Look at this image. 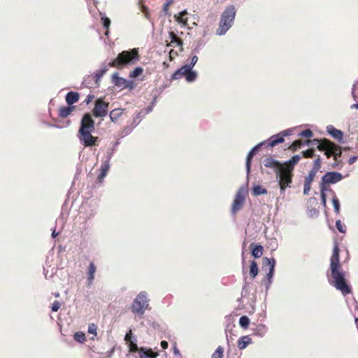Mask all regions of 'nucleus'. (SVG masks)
<instances>
[{"label":"nucleus","mask_w":358,"mask_h":358,"mask_svg":"<svg viewBox=\"0 0 358 358\" xmlns=\"http://www.w3.org/2000/svg\"><path fill=\"white\" fill-rule=\"evenodd\" d=\"M299 136H301V137L309 138H311L313 136V131L310 129H305V130L302 131L299 134Z\"/></svg>","instance_id":"nucleus-41"},{"label":"nucleus","mask_w":358,"mask_h":358,"mask_svg":"<svg viewBox=\"0 0 358 358\" xmlns=\"http://www.w3.org/2000/svg\"><path fill=\"white\" fill-rule=\"evenodd\" d=\"M252 193L255 196L266 194H267V189L266 188L262 187L260 185H256L252 189Z\"/></svg>","instance_id":"nucleus-32"},{"label":"nucleus","mask_w":358,"mask_h":358,"mask_svg":"<svg viewBox=\"0 0 358 358\" xmlns=\"http://www.w3.org/2000/svg\"><path fill=\"white\" fill-rule=\"evenodd\" d=\"M183 76H185V79L187 82H192L195 80L197 75L196 72L192 71L189 69V66L184 65L173 73L171 78L173 80H178L182 78Z\"/></svg>","instance_id":"nucleus-6"},{"label":"nucleus","mask_w":358,"mask_h":358,"mask_svg":"<svg viewBox=\"0 0 358 358\" xmlns=\"http://www.w3.org/2000/svg\"><path fill=\"white\" fill-rule=\"evenodd\" d=\"M339 252L340 250L338 245L336 243L331 257L330 268L332 278V282L331 284L337 289L340 290L343 295H347L352 292V289L350 286L347 283L345 278V273L341 269Z\"/></svg>","instance_id":"nucleus-1"},{"label":"nucleus","mask_w":358,"mask_h":358,"mask_svg":"<svg viewBox=\"0 0 358 358\" xmlns=\"http://www.w3.org/2000/svg\"><path fill=\"white\" fill-rule=\"evenodd\" d=\"M333 206L336 213L340 212V202L336 196H334L332 199Z\"/></svg>","instance_id":"nucleus-42"},{"label":"nucleus","mask_w":358,"mask_h":358,"mask_svg":"<svg viewBox=\"0 0 358 358\" xmlns=\"http://www.w3.org/2000/svg\"><path fill=\"white\" fill-rule=\"evenodd\" d=\"M291 129L285 130L276 135L271 136L268 140V146L273 148L278 144L284 142V137L292 134Z\"/></svg>","instance_id":"nucleus-11"},{"label":"nucleus","mask_w":358,"mask_h":358,"mask_svg":"<svg viewBox=\"0 0 358 358\" xmlns=\"http://www.w3.org/2000/svg\"><path fill=\"white\" fill-rule=\"evenodd\" d=\"M76 108V106L69 105L68 106H62L59 108L58 115L61 118H66L70 115Z\"/></svg>","instance_id":"nucleus-17"},{"label":"nucleus","mask_w":358,"mask_h":358,"mask_svg":"<svg viewBox=\"0 0 358 358\" xmlns=\"http://www.w3.org/2000/svg\"><path fill=\"white\" fill-rule=\"evenodd\" d=\"M169 36L171 38L170 45L173 46H179L182 45V41L173 31H171L169 33Z\"/></svg>","instance_id":"nucleus-29"},{"label":"nucleus","mask_w":358,"mask_h":358,"mask_svg":"<svg viewBox=\"0 0 358 358\" xmlns=\"http://www.w3.org/2000/svg\"><path fill=\"white\" fill-rule=\"evenodd\" d=\"M138 358H156L158 355L157 352H154L151 349L141 348L138 351Z\"/></svg>","instance_id":"nucleus-20"},{"label":"nucleus","mask_w":358,"mask_h":358,"mask_svg":"<svg viewBox=\"0 0 358 358\" xmlns=\"http://www.w3.org/2000/svg\"><path fill=\"white\" fill-rule=\"evenodd\" d=\"M94 99V94H88L85 100L86 104H89Z\"/></svg>","instance_id":"nucleus-51"},{"label":"nucleus","mask_w":358,"mask_h":358,"mask_svg":"<svg viewBox=\"0 0 358 358\" xmlns=\"http://www.w3.org/2000/svg\"><path fill=\"white\" fill-rule=\"evenodd\" d=\"M358 157L357 156H353V157H351L350 159H349V164H353L357 159Z\"/></svg>","instance_id":"nucleus-54"},{"label":"nucleus","mask_w":358,"mask_h":358,"mask_svg":"<svg viewBox=\"0 0 358 358\" xmlns=\"http://www.w3.org/2000/svg\"><path fill=\"white\" fill-rule=\"evenodd\" d=\"M245 202V196L243 192L238 191L234 200L232 206H231V213L233 215H236L238 211H239L243 206Z\"/></svg>","instance_id":"nucleus-12"},{"label":"nucleus","mask_w":358,"mask_h":358,"mask_svg":"<svg viewBox=\"0 0 358 358\" xmlns=\"http://www.w3.org/2000/svg\"><path fill=\"white\" fill-rule=\"evenodd\" d=\"M80 98V95L78 92H69L66 95V101L68 105L72 106L73 103L78 101Z\"/></svg>","instance_id":"nucleus-23"},{"label":"nucleus","mask_w":358,"mask_h":358,"mask_svg":"<svg viewBox=\"0 0 358 358\" xmlns=\"http://www.w3.org/2000/svg\"><path fill=\"white\" fill-rule=\"evenodd\" d=\"M174 52V50H171L169 52V57H170V59L172 60L173 59V53Z\"/></svg>","instance_id":"nucleus-59"},{"label":"nucleus","mask_w":358,"mask_h":358,"mask_svg":"<svg viewBox=\"0 0 358 358\" xmlns=\"http://www.w3.org/2000/svg\"><path fill=\"white\" fill-rule=\"evenodd\" d=\"M264 143H259L257 145H255L248 154L247 158H246V168L248 173L250 172V166H251V161L256 154V152L259 150L260 147L263 145Z\"/></svg>","instance_id":"nucleus-18"},{"label":"nucleus","mask_w":358,"mask_h":358,"mask_svg":"<svg viewBox=\"0 0 358 358\" xmlns=\"http://www.w3.org/2000/svg\"><path fill=\"white\" fill-rule=\"evenodd\" d=\"M103 73H101V70H98L95 74V81L96 83H98V81L99 80V79L103 76Z\"/></svg>","instance_id":"nucleus-50"},{"label":"nucleus","mask_w":358,"mask_h":358,"mask_svg":"<svg viewBox=\"0 0 358 358\" xmlns=\"http://www.w3.org/2000/svg\"><path fill=\"white\" fill-rule=\"evenodd\" d=\"M343 150H350V148L346 147V148H343Z\"/></svg>","instance_id":"nucleus-60"},{"label":"nucleus","mask_w":358,"mask_h":358,"mask_svg":"<svg viewBox=\"0 0 358 358\" xmlns=\"http://www.w3.org/2000/svg\"><path fill=\"white\" fill-rule=\"evenodd\" d=\"M139 59L138 51L134 48L130 50H124L119 53L117 57L108 63L110 67L122 69L124 66L129 64H134Z\"/></svg>","instance_id":"nucleus-2"},{"label":"nucleus","mask_w":358,"mask_h":358,"mask_svg":"<svg viewBox=\"0 0 358 358\" xmlns=\"http://www.w3.org/2000/svg\"><path fill=\"white\" fill-rule=\"evenodd\" d=\"M313 141H315L318 143L317 147V149L320 151H324V155L327 156V158H330L331 157L334 156V148H336V144L334 142L327 138H323L320 140L314 139Z\"/></svg>","instance_id":"nucleus-7"},{"label":"nucleus","mask_w":358,"mask_h":358,"mask_svg":"<svg viewBox=\"0 0 358 358\" xmlns=\"http://www.w3.org/2000/svg\"><path fill=\"white\" fill-rule=\"evenodd\" d=\"M88 332L90 334H96V327L94 325L89 327Z\"/></svg>","instance_id":"nucleus-53"},{"label":"nucleus","mask_w":358,"mask_h":358,"mask_svg":"<svg viewBox=\"0 0 358 358\" xmlns=\"http://www.w3.org/2000/svg\"><path fill=\"white\" fill-rule=\"evenodd\" d=\"M250 343H252L251 338L249 336H243L238 340L237 346L239 350H243Z\"/></svg>","instance_id":"nucleus-24"},{"label":"nucleus","mask_w":358,"mask_h":358,"mask_svg":"<svg viewBox=\"0 0 358 358\" xmlns=\"http://www.w3.org/2000/svg\"><path fill=\"white\" fill-rule=\"evenodd\" d=\"M300 159L301 157L299 155H294L289 160L282 163V165L285 168L294 171V166L299 163Z\"/></svg>","instance_id":"nucleus-21"},{"label":"nucleus","mask_w":358,"mask_h":358,"mask_svg":"<svg viewBox=\"0 0 358 358\" xmlns=\"http://www.w3.org/2000/svg\"><path fill=\"white\" fill-rule=\"evenodd\" d=\"M305 158H313L315 156V150L313 148L308 149L302 152Z\"/></svg>","instance_id":"nucleus-40"},{"label":"nucleus","mask_w":358,"mask_h":358,"mask_svg":"<svg viewBox=\"0 0 358 358\" xmlns=\"http://www.w3.org/2000/svg\"><path fill=\"white\" fill-rule=\"evenodd\" d=\"M92 131L78 132V137L85 147H92L97 145L98 137L92 135Z\"/></svg>","instance_id":"nucleus-9"},{"label":"nucleus","mask_w":358,"mask_h":358,"mask_svg":"<svg viewBox=\"0 0 358 358\" xmlns=\"http://www.w3.org/2000/svg\"><path fill=\"white\" fill-rule=\"evenodd\" d=\"M310 183L304 182L303 194H308L310 190Z\"/></svg>","instance_id":"nucleus-49"},{"label":"nucleus","mask_w":358,"mask_h":358,"mask_svg":"<svg viewBox=\"0 0 358 358\" xmlns=\"http://www.w3.org/2000/svg\"><path fill=\"white\" fill-rule=\"evenodd\" d=\"M174 52V50H171L169 52V57H170V59L172 60L173 59V53Z\"/></svg>","instance_id":"nucleus-58"},{"label":"nucleus","mask_w":358,"mask_h":358,"mask_svg":"<svg viewBox=\"0 0 358 358\" xmlns=\"http://www.w3.org/2000/svg\"><path fill=\"white\" fill-rule=\"evenodd\" d=\"M250 248L252 251V255L255 258H259L262 256L264 252V248L261 245H255V243H251L250 245Z\"/></svg>","instance_id":"nucleus-22"},{"label":"nucleus","mask_w":358,"mask_h":358,"mask_svg":"<svg viewBox=\"0 0 358 358\" xmlns=\"http://www.w3.org/2000/svg\"><path fill=\"white\" fill-rule=\"evenodd\" d=\"M315 175H316V171L311 170L309 172L308 176L305 178L304 182L311 184L315 177Z\"/></svg>","instance_id":"nucleus-39"},{"label":"nucleus","mask_w":358,"mask_h":358,"mask_svg":"<svg viewBox=\"0 0 358 358\" xmlns=\"http://www.w3.org/2000/svg\"><path fill=\"white\" fill-rule=\"evenodd\" d=\"M96 271V267L95 264L93 262H90V265L88 266V271H87V282L88 285H90L92 284L93 280L94 279V273Z\"/></svg>","instance_id":"nucleus-25"},{"label":"nucleus","mask_w":358,"mask_h":358,"mask_svg":"<svg viewBox=\"0 0 358 358\" xmlns=\"http://www.w3.org/2000/svg\"><path fill=\"white\" fill-rule=\"evenodd\" d=\"M357 108H358V104H357Z\"/></svg>","instance_id":"nucleus-61"},{"label":"nucleus","mask_w":358,"mask_h":358,"mask_svg":"<svg viewBox=\"0 0 358 358\" xmlns=\"http://www.w3.org/2000/svg\"><path fill=\"white\" fill-rule=\"evenodd\" d=\"M131 335H132V331L130 329L125 335V337H124V340L125 341L127 342V343H129V342H131L133 341L132 339H131Z\"/></svg>","instance_id":"nucleus-48"},{"label":"nucleus","mask_w":358,"mask_h":358,"mask_svg":"<svg viewBox=\"0 0 358 358\" xmlns=\"http://www.w3.org/2000/svg\"><path fill=\"white\" fill-rule=\"evenodd\" d=\"M74 339L78 342L83 343L86 340V338L85 334L78 331L74 334Z\"/></svg>","instance_id":"nucleus-38"},{"label":"nucleus","mask_w":358,"mask_h":358,"mask_svg":"<svg viewBox=\"0 0 358 358\" xmlns=\"http://www.w3.org/2000/svg\"><path fill=\"white\" fill-rule=\"evenodd\" d=\"M149 307V301L147 298V293L145 292H140L135 299L131 306V310L132 313L143 315L146 309Z\"/></svg>","instance_id":"nucleus-4"},{"label":"nucleus","mask_w":358,"mask_h":358,"mask_svg":"<svg viewBox=\"0 0 358 358\" xmlns=\"http://www.w3.org/2000/svg\"><path fill=\"white\" fill-rule=\"evenodd\" d=\"M342 178L343 176L340 173L328 172L323 176L322 181L323 184L326 185L334 184L340 181Z\"/></svg>","instance_id":"nucleus-14"},{"label":"nucleus","mask_w":358,"mask_h":358,"mask_svg":"<svg viewBox=\"0 0 358 358\" xmlns=\"http://www.w3.org/2000/svg\"><path fill=\"white\" fill-rule=\"evenodd\" d=\"M170 3H171V2H167V3H166L164 4V11H166H166L168 10Z\"/></svg>","instance_id":"nucleus-56"},{"label":"nucleus","mask_w":358,"mask_h":358,"mask_svg":"<svg viewBox=\"0 0 358 358\" xmlns=\"http://www.w3.org/2000/svg\"><path fill=\"white\" fill-rule=\"evenodd\" d=\"M321 159L320 156H318L315 160L313 163V171H315L316 172L321 168Z\"/></svg>","instance_id":"nucleus-43"},{"label":"nucleus","mask_w":358,"mask_h":358,"mask_svg":"<svg viewBox=\"0 0 358 358\" xmlns=\"http://www.w3.org/2000/svg\"><path fill=\"white\" fill-rule=\"evenodd\" d=\"M236 9L234 6H229L226 8L222 14L220 21L219 28L217 29V34H224L231 27L235 19Z\"/></svg>","instance_id":"nucleus-3"},{"label":"nucleus","mask_w":358,"mask_h":358,"mask_svg":"<svg viewBox=\"0 0 358 358\" xmlns=\"http://www.w3.org/2000/svg\"><path fill=\"white\" fill-rule=\"evenodd\" d=\"M101 20H102V22H103V26L104 28L106 29V31L105 33V34L107 36L108 34V28L110 25V20L107 17H101Z\"/></svg>","instance_id":"nucleus-37"},{"label":"nucleus","mask_w":358,"mask_h":358,"mask_svg":"<svg viewBox=\"0 0 358 358\" xmlns=\"http://www.w3.org/2000/svg\"><path fill=\"white\" fill-rule=\"evenodd\" d=\"M341 155H342V148L336 144V148H334V156H333L334 159L336 161L335 164L333 165L334 168H335L341 164V162L339 161L338 159L339 157H341Z\"/></svg>","instance_id":"nucleus-28"},{"label":"nucleus","mask_w":358,"mask_h":358,"mask_svg":"<svg viewBox=\"0 0 358 358\" xmlns=\"http://www.w3.org/2000/svg\"><path fill=\"white\" fill-rule=\"evenodd\" d=\"M109 170V164L108 162H105L101 167V173L98 176V180L101 182L106 176Z\"/></svg>","instance_id":"nucleus-31"},{"label":"nucleus","mask_w":358,"mask_h":358,"mask_svg":"<svg viewBox=\"0 0 358 358\" xmlns=\"http://www.w3.org/2000/svg\"><path fill=\"white\" fill-rule=\"evenodd\" d=\"M114 83L117 87H121L122 89L125 88H133V82L129 81L123 78L114 76Z\"/></svg>","instance_id":"nucleus-16"},{"label":"nucleus","mask_w":358,"mask_h":358,"mask_svg":"<svg viewBox=\"0 0 358 358\" xmlns=\"http://www.w3.org/2000/svg\"><path fill=\"white\" fill-rule=\"evenodd\" d=\"M168 346H169V343H168V342H167V341H162L161 342V347H162L163 349H164V350H165V349H166V348H168Z\"/></svg>","instance_id":"nucleus-55"},{"label":"nucleus","mask_w":358,"mask_h":358,"mask_svg":"<svg viewBox=\"0 0 358 358\" xmlns=\"http://www.w3.org/2000/svg\"><path fill=\"white\" fill-rule=\"evenodd\" d=\"M239 324L243 329H248L250 324V320L247 316H241L239 319Z\"/></svg>","instance_id":"nucleus-35"},{"label":"nucleus","mask_w":358,"mask_h":358,"mask_svg":"<svg viewBox=\"0 0 358 358\" xmlns=\"http://www.w3.org/2000/svg\"><path fill=\"white\" fill-rule=\"evenodd\" d=\"M143 69L142 67H140V66L136 67L134 69V71L130 72L129 77L131 78H136L138 76H139L140 75H141L143 73Z\"/></svg>","instance_id":"nucleus-36"},{"label":"nucleus","mask_w":358,"mask_h":358,"mask_svg":"<svg viewBox=\"0 0 358 358\" xmlns=\"http://www.w3.org/2000/svg\"><path fill=\"white\" fill-rule=\"evenodd\" d=\"M258 266L255 261L252 260L250 262V276L253 279L255 278L257 274H258Z\"/></svg>","instance_id":"nucleus-30"},{"label":"nucleus","mask_w":358,"mask_h":358,"mask_svg":"<svg viewBox=\"0 0 358 358\" xmlns=\"http://www.w3.org/2000/svg\"><path fill=\"white\" fill-rule=\"evenodd\" d=\"M109 103L103 101V99H98L95 101L92 114L95 117H103L108 114Z\"/></svg>","instance_id":"nucleus-8"},{"label":"nucleus","mask_w":358,"mask_h":358,"mask_svg":"<svg viewBox=\"0 0 358 358\" xmlns=\"http://www.w3.org/2000/svg\"><path fill=\"white\" fill-rule=\"evenodd\" d=\"M62 303L58 301H55L52 304L51 310L52 312H57L61 308Z\"/></svg>","instance_id":"nucleus-46"},{"label":"nucleus","mask_w":358,"mask_h":358,"mask_svg":"<svg viewBox=\"0 0 358 358\" xmlns=\"http://www.w3.org/2000/svg\"><path fill=\"white\" fill-rule=\"evenodd\" d=\"M187 15V12L186 10H183L180 12L178 15V16H176V20L181 24H183L184 25L187 24V19L185 17Z\"/></svg>","instance_id":"nucleus-33"},{"label":"nucleus","mask_w":358,"mask_h":358,"mask_svg":"<svg viewBox=\"0 0 358 358\" xmlns=\"http://www.w3.org/2000/svg\"><path fill=\"white\" fill-rule=\"evenodd\" d=\"M264 166L267 168L275 169V171L280 170L283 166L282 163L271 157L266 158L264 160Z\"/></svg>","instance_id":"nucleus-19"},{"label":"nucleus","mask_w":358,"mask_h":358,"mask_svg":"<svg viewBox=\"0 0 358 358\" xmlns=\"http://www.w3.org/2000/svg\"><path fill=\"white\" fill-rule=\"evenodd\" d=\"M327 131L334 138L337 140L339 143L343 142V133L342 131L336 129L332 125L327 126Z\"/></svg>","instance_id":"nucleus-15"},{"label":"nucleus","mask_w":358,"mask_h":358,"mask_svg":"<svg viewBox=\"0 0 358 358\" xmlns=\"http://www.w3.org/2000/svg\"><path fill=\"white\" fill-rule=\"evenodd\" d=\"M336 226L337 229L343 234L345 233V226L342 223V222L338 220L336 222Z\"/></svg>","instance_id":"nucleus-44"},{"label":"nucleus","mask_w":358,"mask_h":358,"mask_svg":"<svg viewBox=\"0 0 358 358\" xmlns=\"http://www.w3.org/2000/svg\"><path fill=\"white\" fill-rule=\"evenodd\" d=\"M123 109L121 108H115L110 111V119L113 122H117L119 118L123 114Z\"/></svg>","instance_id":"nucleus-27"},{"label":"nucleus","mask_w":358,"mask_h":358,"mask_svg":"<svg viewBox=\"0 0 358 358\" xmlns=\"http://www.w3.org/2000/svg\"><path fill=\"white\" fill-rule=\"evenodd\" d=\"M198 61V57L194 55L192 57L191 62L187 65V66H189V69L192 70V69L194 67V66L196 64Z\"/></svg>","instance_id":"nucleus-47"},{"label":"nucleus","mask_w":358,"mask_h":358,"mask_svg":"<svg viewBox=\"0 0 358 358\" xmlns=\"http://www.w3.org/2000/svg\"><path fill=\"white\" fill-rule=\"evenodd\" d=\"M108 66H110L108 64V65H106V64L103 65L100 69L101 73H103V74H105L108 71Z\"/></svg>","instance_id":"nucleus-52"},{"label":"nucleus","mask_w":358,"mask_h":358,"mask_svg":"<svg viewBox=\"0 0 358 358\" xmlns=\"http://www.w3.org/2000/svg\"><path fill=\"white\" fill-rule=\"evenodd\" d=\"M275 173L276 178L278 179L280 191L284 192L287 187H291L294 176L293 171L282 166V169L276 171Z\"/></svg>","instance_id":"nucleus-5"},{"label":"nucleus","mask_w":358,"mask_h":358,"mask_svg":"<svg viewBox=\"0 0 358 358\" xmlns=\"http://www.w3.org/2000/svg\"><path fill=\"white\" fill-rule=\"evenodd\" d=\"M94 124L91 115L88 113H85L81 119L80 126L78 132L94 131L95 129Z\"/></svg>","instance_id":"nucleus-10"},{"label":"nucleus","mask_w":358,"mask_h":358,"mask_svg":"<svg viewBox=\"0 0 358 358\" xmlns=\"http://www.w3.org/2000/svg\"><path fill=\"white\" fill-rule=\"evenodd\" d=\"M224 357V348L221 346H218L215 351L213 353L211 358H223Z\"/></svg>","instance_id":"nucleus-34"},{"label":"nucleus","mask_w":358,"mask_h":358,"mask_svg":"<svg viewBox=\"0 0 358 358\" xmlns=\"http://www.w3.org/2000/svg\"><path fill=\"white\" fill-rule=\"evenodd\" d=\"M322 199L324 204L326 203L325 194L324 192L322 193Z\"/></svg>","instance_id":"nucleus-57"},{"label":"nucleus","mask_w":358,"mask_h":358,"mask_svg":"<svg viewBox=\"0 0 358 358\" xmlns=\"http://www.w3.org/2000/svg\"><path fill=\"white\" fill-rule=\"evenodd\" d=\"M127 344H128L130 352H138L140 349L138 348L137 345L134 341L129 342Z\"/></svg>","instance_id":"nucleus-45"},{"label":"nucleus","mask_w":358,"mask_h":358,"mask_svg":"<svg viewBox=\"0 0 358 358\" xmlns=\"http://www.w3.org/2000/svg\"><path fill=\"white\" fill-rule=\"evenodd\" d=\"M275 264V261L273 258L272 259H269L268 257L263 258L262 268L264 269L266 267L268 268V273L266 274V278H268V284H271V279L273 276Z\"/></svg>","instance_id":"nucleus-13"},{"label":"nucleus","mask_w":358,"mask_h":358,"mask_svg":"<svg viewBox=\"0 0 358 358\" xmlns=\"http://www.w3.org/2000/svg\"><path fill=\"white\" fill-rule=\"evenodd\" d=\"M313 141L306 140L304 143L302 142L301 140L294 141L288 148L292 152L296 151L298 148H300L303 144L309 145L310 143H313Z\"/></svg>","instance_id":"nucleus-26"}]
</instances>
